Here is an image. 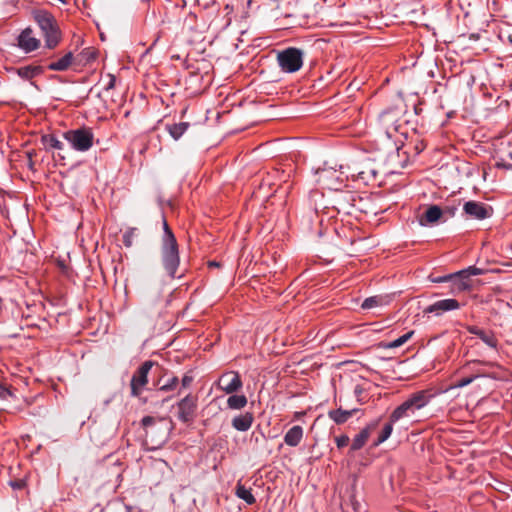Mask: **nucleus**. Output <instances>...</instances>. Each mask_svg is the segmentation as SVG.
Listing matches in <instances>:
<instances>
[{"label":"nucleus","mask_w":512,"mask_h":512,"mask_svg":"<svg viewBox=\"0 0 512 512\" xmlns=\"http://www.w3.org/2000/svg\"><path fill=\"white\" fill-rule=\"evenodd\" d=\"M221 266V263L220 262H217V261H209L208 262V267L212 268V267H215V268H218Z\"/></svg>","instance_id":"50"},{"label":"nucleus","mask_w":512,"mask_h":512,"mask_svg":"<svg viewBox=\"0 0 512 512\" xmlns=\"http://www.w3.org/2000/svg\"><path fill=\"white\" fill-rule=\"evenodd\" d=\"M466 329H467L468 333L479 337L489 347H491L493 349H497L498 340L492 331H485L482 328L475 326V325H469V326H467Z\"/></svg>","instance_id":"18"},{"label":"nucleus","mask_w":512,"mask_h":512,"mask_svg":"<svg viewBox=\"0 0 512 512\" xmlns=\"http://www.w3.org/2000/svg\"><path fill=\"white\" fill-rule=\"evenodd\" d=\"M459 205H460V200H458L457 203L445 205L444 208H442L443 216L454 217L458 210Z\"/></svg>","instance_id":"40"},{"label":"nucleus","mask_w":512,"mask_h":512,"mask_svg":"<svg viewBox=\"0 0 512 512\" xmlns=\"http://www.w3.org/2000/svg\"><path fill=\"white\" fill-rule=\"evenodd\" d=\"M97 57L98 51L94 47H87L75 56V64L85 66L94 62Z\"/></svg>","instance_id":"28"},{"label":"nucleus","mask_w":512,"mask_h":512,"mask_svg":"<svg viewBox=\"0 0 512 512\" xmlns=\"http://www.w3.org/2000/svg\"><path fill=\"white\" fill-rule=\"evenodd\" d=\"M27 325L31 326V327H36L37 326V324L32 323V320H29V322H27Z\"/></svg>","instance_id":"55"},{"label":"nucleus","mask_w":512,"mask_h":512,"mask_svg":"<svg viewBox=\"0 0 512 512\" xmlns=\"http://www.w3.org/2000/svg\"><path fill=\"white\" fill-rule=\"evenodd\" d=\"M359 411H361L359 408L343 409L342 407H339L337 409L329 410L327 414L329 419L335 424L342 425Z\"/></svg>","instance_id":"19"},{"label":"nucleus","mask_w":512,"mask_h":512,"mask_svg":"<svg viewBox=\"0 0 512 512\" xmlns=\"http://www.w3.org/2000/svg\"><path fill=\"white\" fill-rule=\"evenodd\" d=\"M26 155H27V158H28V168L30 170H34V161H33V156L36 155V152L35 150H31V151H27L26 152Z\"/></svg>","instance_id":"45"},{"label":"nucleus","mask_w":512,"mask_h":512,"mask_svg":"<svg viewBox=\"0 0 512 512\" xmlns=\"http://www.w3.org/2000/svg\"><path fill=\"white\" fill-rule=\"evenodd\" d=\"M318 182L327 189L338 190L343 180L337 176V171L332 168L323 169L318 176Z\"/></svg>","instance_id":"16"},{"label":"nucleus","mask_w":512,"mask_h":512,"mask_svg":"<svg viewBox=\"0 0 512 512\" xmlns=\"http://www.w3.org/2000/svg\"><path fill=\"white\" fill-rule=\"evenodd\" d=\"M124 508H125V512H133V507L132 506L125 505Z\"/></svg>","instance_id":"54"},{"label":"nucleus","mask_w":512,"mask_h":512,"mask_svg":"<svg viewBox=\"0 0 512 512\" xmlns=\"http://www.w3.org/2000/svg\"><path fill=\"white\" fill-rule=\"evenodd\" d=\"M508 157L512 160V152L508 153Z\"/></svg>","instance_id":"60"},{"label":"nucleus","mask_w":512,"mask_h":512,"mask_svg":"<svg viewBox=\"0 0 512 512\" xmlns=\"http://www.w3.org/2000/svg\"><path fill=\"white\" fill-rule=\"evenodd\" d=\"M381 420V416L371 420L364 428L360 430L358 434L355 435L350 446V453H354L365 446L367 440L370 437V434L378 427Z\"/></svg>","instance_id":"13"},{"label":"nucleus","mask_w":512,"mask_h":512,"mask_svg":"<svg viewBox=\"0 0 512 512\" xmlns=\"http://www.w3.org/2000/svg\"><path fill=\"white\" fill-rule=\"evenodd\" d=\"M235 494L238 498L242 499L248 505H253L256 503V499L252 494V489L247 488L245 485L238 482L235 488Z\"/></svg>","instance_id":"30"},{"label":"nucleus","mask_w":512,"mask_h":512,"mask_svg":"<svg viewBox=\"0 0 512 512\" xmlns=\"http://www.w3.org/2000/svg\"><path fill=\"white\" fill-rule=\"evenodd\" d=\"M163 235L161 237L160 257L162 267L171 279L182 278L184 273L177 274L180 267V252L177 239L170 228L167 219L162 214Z\"/></svg>","instance_id":"1"},{"label":"nucleus","mask_w":512,"mask_h":512,"mask_svg":"<svg viewBox=\"0 0 512 512\" xmlns=\"http://www.w3.org/2000/svg\"><path fill=\"white\" fill-rule=\"evenodd\" d=\"M304 430L300 425L291 427L284 435V442L290 447H296L303 439Z\"/></svg>","instance_id":"26"},{"label":"nucleus","mask_w":512,"mask_h":512,"mask_svg":"<svg viewBox=\"0 0 512 512\" xmlns=\"http://www.w3.org/2000/svg\"><path fill=\"white\" fill-rule=\"evenodd\" d=\"M15 70L20 78L27 81H30L44 73V67L41 65H27L16 68Z\"/></svg>","instance_id":"25"},{"label":"nucleus","mask_w":512,"mask_h":512,"mask_svg":"<svg viewBox=\"0 0 512 512\" xmlns=\"http://www.w3.org/2000/svg\"><path fill=\"white\" fill-rule=\"evenodd\" d=\"M349 436L347 434H342L335 437V443L338 449H342L349 444Z\"/></svg>","instance_id":"43"},{"label":"nucleus","mask_w":512,"mask_h":512,"mask_svg":"<svg viewBox=\"0 0 512 512\" xmlns=\"http://www.w3.org/2000/svg\"><path fill=\"white\" fill-rule=\"evenodd\" d=\"M124 470V465L119 459L112 461L109 457L96 466L95 474L105 484L119 485L122 480Z\"/></svg>","instance_id":"6"},{"label":"nucleus","mask_w":512,"mask_h":512,"mask_svg":"<svg viewBox=\"0 0 512 512\" xmlns=\"http://www.w3.org/2000/svg\"><path fill=\"white\" fill-rule=\"evenodd\" d=\"M63 137L78 152H86L94 144V133L86 126L68 130L63 133Z\"/></svg>","instance_id":"5"},{"label":"nucleus","mask_w":512,"mask_h":512,"mask_svg":"<svg viewBox=\"0 0 512 512\" xmlns=\"http://www.w3.org/2000/svg\"><path fill=\"white\" fill-rule=\"evenodd\" d=\"M396 116L397 114L392 110H386L380 114L379 122L387 134L390 133L391 129L394 131L398 130V127L395 125L397 121Z\"/></svg>","instance_id":"27"},{"label":"nucleus","mask_w":512,"mask_h":512,"mask_svg":"<svg viewBox=\"0 0 512 512\" xmlns=\"http://www.w3.org/2000/svg\"><path fill=\"white\" fill-rule=\"evenodd\" d=\"M178 385V377L173 374L168 375L166 372L160 375L159 378L153 383L156 391L165 393L175 391Z\"/></svg>","instance_id":"17"},{"label":"nucleus","mask_w":512,"mask_h":512,"mask_svg":"<svg viewBox=\"0 0 512 512\" xmlns=\"http://www.w3.org/2000/svg\"><path fill=\"white\" fill-rule=\"evenodd\" d=\"M493 213V207L483 202L469 200L463 204V214L467 219L482 221L492 217Z\"/></svg>","instance_id":"10"},{"label":"nucleus","mask_w":512,"mask_h":512,"mask_svg":"<svg viewBox=\"0 0 512 512\" xmlns=\"http://www.w3.org/2000/svg\"><path fill=\"white\" fill-rule=\"evenodd\" d=\"M59 2H61L62 4H66L67 3V0H58Z\"/></svg>","instance_id":"59"},{"label":"nucleus","mask_w":512,"mask_h":512,"mask_svg":"<svg viewBox=\"0 0 512 512\" xmlns=\"http://www.w3.org/2000/svg\"><path fill=\"white\" fill-rule=\"evenodd\" d=\"M334 208H335L338 212H340L341 210H344L343 208H341V207H339V206H334Z\"/></svg>","instance_id":"58"},{"label":"nucleus","mask_w":512,"mask_h":512,"mask_svg":"<svg viewBox=\"0 0 512 512\" xmlns=\"http://www.w3.org/2000/svg\"><path fill=\"white\" fill-rule=\"evenodd\" d=\"M303 51L296 47H287L277 52V63L281 71L295 73L303 66Z\"/></svg>","instance_id":"7"},{"label":"nucleus","mask_w":512,"mask_h":512,"mask_svg":"<svg viewBox=\"0 0 512 512\" xmlns=\"http://www.w3.org/2000/svg\"><path fill=\"white\" fill-rule=\"evenodd\" d=\"M443 216L442 208L438 205H430L426 211L420 215L419 223L422 226L432 225L437 223Z\"/></svg>","instance_id":"20"},{"label":"nucleus","mask_w":512,"mask_h":512,"mask_svg":"<svg viewBox=\"0 0 512 512\" xmlns=\"http://www.w3.org/2000/svg\"><path fill=\"white\" fill-rule=\"evenodd\" d=\"M31 33H32L31 29L26 28L18 36V45L20 48H22L26 52L34 51L40 45V41L38 39H36L35 37H32Z\"/></svg>","instance_id":"21"},{"label":"nucleus","mask_w":512,"mask_h":512,"mask_svg":"<svg viewBox=\"0 0 512 512\" xmlns=\"http://www.w3.org/2000/svg\"><path fill=\"white\" fill-rule=\"evenodd\" d=\"M172 296H173V293H170V294H169V296H168V299H167V304H169V303H170V301H171V297H172Z\"/></svg>","instance_id":"57"},{"label":"nucleus","mask_w":512,"mask_h":512,"mask_svg":"<svg viewBox=\"0 0 512 512\" xmlns=\"http://www.w3.org/2000/svg\"><path fill=\"white\" fill-rule=\"evenodd\" d=\"M190 127L189 122L166 124L165 129L174 140H179Z\"/></svg>","instance_id":"29"},{"label":"nucleus","mask_w":512,"mask_h":512,"mask_svg":"<svg viewBox=\"0 0 512 512\" xmlns=\"http://www.w3.org/2000/svg\"><path fill=\"white\" fill-rule=\"evenodd\" d=\"M425 145L423 144V142L421 141L420 144L416 145V150H417V153H420L423 149H424Z\"/></svg>","instance_id":"52"},{"label":"nucleus","mask_w":512,"mask_h":512,"mask_svg":"<svg viewBox=\"0 0 512 512\" xmlns=\"http://www.w3.org/2000/svg\"><path fill=\"white\" fill-rule=\"evenodd\" d=\"M137 228L130 227L128 228L122 236V241L125 247L129 248L133 245V239L136 236Z\"/></svg>","instance_id":"39"},{"label":"nucleus","mask_w":512,"mask_h":512,"mask_svg":"<svg viewBox=\"0 0 512 512\" xmlns=\"http://www.w3.org/2000/svg\"><path fill=\"white\" fill-rule=\"evenodd\" d=\"M254 421V416L252 412H245L243 414H239L232 419V427L240 432L248 431Z\"/></svg>","instance_id":"24"},{"label":"nucleus","mask_w":512,"mask_h":512,"mask_svg":"<svg viewBox=\"0 0 512 512\" xmlns=\"http://www.w3.org/2000/svg\"><path fill=\"white\" fill-rule=\"evenodd\" d=\"M27 325L31 326V327H36L37 326V324L32 323V320H29V322H27Z\"/></svg>","instance_id":"56"},{"label":"nucleus","mask_w":512,"mask_h":512,"mask_svg":"<svg viewBox=\"0 0 512 512\" xmlns=\"http://www.w3.org/2000/svg\"><path fill=\"white\" fill-rule=\"evenodd\" d=\"M413 335H414V331L411 330L391 342H385V341L379 342L378 347L382 348V349L398 348V347L402 346L403 344H405L408 340H410Z\"/></svg>","instance_id":"31"},{"label":"nucleus","mask_w":512,"mask_h":512,"mask_svg":"<svg viewBox=\"0 0 512 512\" xmlns=\"http://www.w3.org/2000/svg\"><path fill=\"white\" fill-rule=\"evenodd\" d=\"M389 303V299L387 296L376 295L366 298L362 304L361 308L364 310L372 309L379 306H384Z\"/></svg>","instance_id":"32"},{"label":"nucleus","mask_w":512,"mask_h":512,"mask_svg":"<svg viewBox=\"0 0 512 512\" xmlns=\"http://www.w3.org/2000/svg\"><path fill=\"white\" fill-rule=\"evenodd\" d=\"M452 276L450 274H446L443 276H434L433 274L429 276V279L433 283H446L448 285V281L451 280Z\"/></svg>","instance_id":"44"},{"label":"nucleus","mask_w":512,"mask_h":512,"mask_svg":"<svg viewBox=\"0 0 512 512\" xmlns=\"http://www.w3.org/2000/svg\"><path fill=\"white\" fill-rule=\"evenodd\" d=\"M32 15L41 30L45 47L48 49L56 48L62 40V32L54 15L43 9L34 10Z\"/></svg>","instance_id":"3"},{"label":"nucleus","mask_w":512,"mask_h":512,"mask_svg":"<svg viewBox=\"0 0 512 512\" xmlns=\"http://www.w3.org/2000/svg\"><path fill=\"white\" fill-rule=\"evenodd\" d=\"M469 365V363H467V365L463 366V370L467 368V366Z\"/></svg>","instance_id":"62"},{"label":"nucleus","mask_w":512,"mask_h":512,"mask_svg":"<svg viewBox=\"0 0 512 512\" xmlns=\"http://www.w3.org/2000/svg\"><path fill=\"white\" fill-rule=\"evenodd\" d=\"M322 218L318 215L315 209L310 208L308 211L304 212L300 219V225L304 232H313L316 229V233L318 236L322 235V231L319 228L322 224Z\"/></svg>","instance_id":"14"},{"label":"nucleus","mask_w":512,"mask_h":512,"mask_svg":"<svg viewBox=\"0 0 512 512\" xmlns=\"http://www.w3.org/2000/svg\"><path fill=\"white\" fill-rule=\"evenodd\" d=\"M411 416L406 407H404V405L401 403L399 406H397L390 414V418H391V422H398L399 420L403 419V418H407Z\"/></svg>","instance_id":"37"},{"label":"nucleus","mask_w":512,"mask_h":512,"mask_svg":"<svg viewBox=\"0 0 512 512\" xmlns=\"http://www.w3.org/2000/svg\"><path fill=\"white\" fill-rule=\"evenodd\" d=\"M108 78H109V81H108L107 85L105 86L106 91L113 89L115 87V83H116V77L113 74H108Z\"/></svg>","instance_id":"46"},{"label":"nucleus","mask_w":512,"mask_h":512,"mask_svg":"<svg viewBox=\"0 0 512 512\" xmlns=\"http://www.w3.org/2000/svg\"><path fill=\"white\" fill-rule=\"evenodd\" d=\"M41 143L47 151H50L52 149L62 150L64 146L63 143L54 134L42 135Z\"/></svg>","instance_id":"33"},{"label":"nucleus","mask_w":512,"mask_h":512,"mask_svg":"<svg viewBox=\"0 0 512 512\" xmlns=\"http://www.w3.org/2000/svg\"><path fill=\"white\" fill-rule=\"evenodd\" d=\"M174 407L177 409L176 418L185 425H191L197 417L198 396L188 393Z\"/></svg>","instance_id":"8"},{"label":"nucleus","mask_w":512,"mask_h":512,"mask_svg":"<svg viewBox=\"0 0 512 512\" xmlns=\"http://www.w3.org/2000/svg\"><path fill=\"white\" fill-rule=\"evenodd\" d=\"M153 367H156V369H159L161 372L164 371L158 363L152 360H146L133 373L130 381L131 396L140 397L145 386L148 384V375Z\"/></svg>","instance_id":"9"},{"label":"nucleus","mask_w":512,"mask_h":512,"mask_svg":"<svg viewBox=\"0 0 512 512\" xmlns=\"http://www.w3.org/2000/svg\"><path fill=\"white\" fill-rule=\"evenodd\" d=\"M483 274V269L476 266H469L468 268L451 273V280L448 281V293L458 295L460 293L471 291L473 288L472 276Z\"/></svg>","instance_id":"4"},{"label":"nucleus","mask_w":512,"mask_h":512,"mask_svg":"<svg viewBox=\"0 0 512 512\" xmlns=\"http://www.w3.org/2000/svg\"><path fill=\"white\" fill-rule=\"evenodd\" d=\"M378 171L372 167L356 169L351 176L355 180L362 181L364 185H374L377 181Z\"/></svg>","instance_id":"22"},{"label":"nucleus","mask_w":512,"mask_h":512,"mask_svg":"<svg viewBox=\"0 0 512 512\" xmlns=\"http://www.w3.org/2000/svg\"><path fill=\"white\" fill-rule=\"evenodd\" d=\"M434 396L431 390H419L409 395L402 404L406 407L408 413L412 415L425 407Z\"/></svg>","instance_id":"11"},{"label":"nucleus","mask_w":512,"mask_h":512,"mask_svg":"<svg viewBox=\"0 0 512 512\" xmlns=\"http://www.w3.org/2000/svg\"><path fill=\"white\" fill-rule=\"evenodd\" d=\"M17 408L21 410V409H23L24 407H23L22 405H19Z\"/></svg>","instance_id":"61"},{"label":"nucleus","mask_w":512,"mask_h":512,"mask_svg":"<svg viewBox=\"0 0 512 512\" xmlns=\"http://www.w3.org/2000/svg\"><path fill=\"white\" fill-rule=\"evenodd\" d=\"M17 390L12 385L0 380V399L6 401H16L18 396Z\"/></svg>","instance_id":"35"},{"label":"nucleus","mask_w":512,"mask_h":512,"mask_svg":"<svg viewBox=\"0 0 512 512\" xmlns=\"http://www.w3.org/2000/svg\"><path fill=\"white\" fill-rule=\"evenodd\" d=\"M364 392V388L361 385H356L354 388V394L357 397V400L360 404H363L364 402L361 400V395Z\"/></svg>","instance_id":"47"},{"label":"nucleus","mask_w":512,"mask_h":512,"mask_svg":"<svg viewBox=\"0 0 512 512\" xmlns=\"http://www.w3.org/2000/svg\"><path fill=\"white\" fill-rule=\"evenodd\" d=\"M35 398L36 397H30V398L23 397V401L25 403V406L28 407V406L32 405L34 400H35Z\"/></svg>","instance_id":"49"},{"label":"nucleus","mask_w":512,"mask_h":512,"mask_svg":"<svg viewBox=\"0 0 512 512\" xmlns=\"http://www.w3.org/2000/svg\"><path fill=\"white\" fill-rule=\"evenodd\" d=\"M414 111H415L416 115H420L422 113L423 109L421 108L420 105H415L414 106Z\"/></svg>","instance_id":"51"},{"label":"nucleus","mask_w":512,"mask_h":512,"mask_svg":"<svg viewBox=\"0 0 512 512\" xmlns=\"http://www.w3.org/2000/svg\"><path fill=\"white\" fill-rule=\"evenodd\" d=\"M248 403V399L244 394H230L227 399V407L232 410H240Z\"/></svg>","instance_id":"34"},{"label":"nucleus","mask_w":512,"mask_h":512,"mask_svg":"<svg viewBox=\"0 0 512 512\" xmlns=\"http://www.w3.org/2000/svg\"><path fill=\"white\" fill-rule=\"evenodd\" d=\"M395 422H391V418L384 424L382 430L380 431L377 439L374 442V446H378L385 442L393 432V425Z\"/></svg>","instance_id":"36"},{"label":"nucleus","mask_w":512,"mask_h":512,"mask_svg":"<svg viewBox=\"0 0 512 512\" xmlns=\"http://www.w3.org/2000/svg\"><path fill=\"white\" fill-rule=\"evenodd\" d=\"M217 386L226 394H233L242 388L243 382L237 371H228L219 377Z\"/></svg>","instance_id":"12"},{"label":"nucleus","mask_w":512,"mask_h":512,"mask_svg":"<svg viewBox=\"0 0 512 512\" xmlns=\"http://www.w3.org/2000/svg\"><path fill=\"white\" fill-rule=\"evenodd\" d=\"M482 375L480 374H471L469 376H465V377H461V378H456L454 381H453V384H452V388H462V387H465L469 384H471L475 379H477L478 377H481Z\"/></svg>","instance_id":"38"},{"label":"nucleus","mask_w":512,"mask_h":512,"mask_svg":"<svg viewBox=\"0 0 512 512\" xmlns=\"http://www.w3.org/2000/svg\"><path fill=\"white\" fill-rule=\"evenodd\" d=\"M305 412H295L294 413V419H299L301 416H303Z\"/></svg>","instance_id":"53"},{"label":"nucleus","mask_w":512,"mask_h":512,"mask_svg":"<svg viewBox=\"0 0 512 512\" xmlns=\"http://www.w3.org/2000/svg\"><path fill=\"white\" fill-rule=\"evenodd\" d=\"M194 381V375L192 371L186 372L181 379V389L189 388Z\"/></svg>","instance_id":"41"},{"label":"nucleus","mask_w":512,"mask_h":512,"mask_svg":"<svg viewBox=\"0 0 512 512\" xmlns=\"http://www.w3.org/2000/svg\"><path fill=\"white\" fill-rule=\"evenodd\" d=\"M9 485L13 490H23L27 486V481L25 478H19L9 481Z\"/></svg>","instance_id":"42"},{"label":"nucleus","mask_w":512,"mask_h":512,"mask_svg":"<svg viewBox=\"0 0 512 512\" xmlns=\"http://www.w3.org/2000/svg\"><path fill=\"white\" fill-rule=\"evenodd\" d=\"M460 306L461 305H460L459 301L456 299H452V298L442 299V300L436 301L433 304L427 306L423 310V313L424 314L434 313L436 316H440L444 312L457 310L460 308Z\"/></svg>","instance_id":"15"},{"label":"nucleus","mask_w":512,"mask_h":512,"mask_svg":"<svg viewBox=\"0 0 512 512\" xmlns=\"http://www.w3.org/2000/svg\"><path fill=\"white\" fill-rule=\"evenodd\" d=\"M141 426L145 432L147 442L152 448H159L164 445L173 429V422L166 416H144L141 419Z\"/></svg>","instance_id":"2"},{"label":"nucleus","mask_w":512,"mask_h":512,"mask_svg":"<svg viewBox=\"0 0 512 512\" xmlns=\"http://www.w3.org/2000/svg\"><path fill=\"white\" fill-rule=\"evenodd\" d=\"M72 64H75V56L69 51L56 61H52L47 65V69L51 71L63 72L67 71Z\"/></svg>","instance_id":"23"},{"label":"nucleus","mask_w":512,"mask_h":512,"mask_svg":"<svg viewBox=\"0 0 512 512\" xmlns=\"http://www.w3.org/2000/svg\"><path fill=\"white\" fill-rule=\"evenodd\" d=\"M497 167L504 168V169H511L512 165L509 163H506L505 159L501 158L500 161L496 163Z\"/></svg>","instance_id":"48"}]
</instances>
